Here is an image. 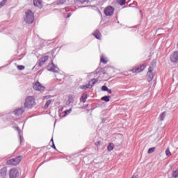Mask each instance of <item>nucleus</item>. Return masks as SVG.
<instances>
[{
	"mask_svg": "<svg viewBox=\"0 0 178 178\" xmlns=\"http://www.w3.org/2000/svg\"><path fill=\"white\" fill-rule=\"evenodd\" d=\"M24 21L26 24H33V23H34V13H33L31 10H27L25 12Z\"/></svg>",
	"mask_w": 178,
	"mask_h": 178,
	"instance_id": "obj_1",
	"label": "nucleus"
},
{
	"mask_svg": "<svg viewBox=\"0 0 178 178\" xmlns=\"http://www.w3.org/2000/svg\"><path fill=\"white\" fill-rule=\"evenodd\" d=\"M35 97L33 96H29L25 99L24 108L31 109L33 106H35Z\"/></svg>",
	"mask_w": 178,
	"mask_h": 178,
	"instance_id": "obj_2",
	"label": "nucleus"
},
{
	"mask_svg": "<svg viewBox=\"0 0 178 178\" xmlns=\"http://www.w3.org/2000/svg\"><path fill=\"white\" fill-rule=\"evenodd\" d=\"M155 67V63H152L148 70L147 74V79L148 81H152L154 80V69Z\"/></svg>",
	"mask_w": 178,
	"mask_h": 178,
	"instance_id": "obj_3",
	"label": "nucleus"
},
{
	"mask_svg": "<svg viewBox=\"0 0 178 178\" xmlns=\"http://www.w3.org/2000/svg\"><path fill=\"white\" fill-rule=\"evenodd\" d=\"M113 13H115V7L112 6H108L104 8V15L108 17L113 16Z\"/></svg>",
	"mask_w": 178,
	"mask_h": 178,
	"instance_id": "obj_4",
	"label": "nucleus"
},
{
	"mask_svg": "<svg viewBox=\"0 0 178 178\" xmlns=\"http://www.w3.org/2000/svg\"><path fill=\"white\" fill-rule=\"evenodd\" d=\"M50 116H51L52 118H55L56 119V118H65V116H67V115H69V113H70V112H49V113ZM56 115H58V116H56Z\"/></svg>",
	"mask_w": 178,
	"mask_h": 178,
	"instance_id": "obj_5",
	"label": "nucleus"
},
{
	"mask_svg": "<svg viewBox=\"0 0 178 178\" xmlns=\"http://www.w3.org/2000/svg\"><path fill=\"white\" fill-rule=\"evenodd\" d=\"M49 59V56H44L40 58L39 61L38 62L37 65L34 66V67H42L44 66V63L47 62Z\"/></svg>",
	"mask_w": 178,
	"mask_h": 178,
	"instance_id": "obj_6",
	"label": "nucleus"
},
{
	"mask_svg": "<svg viewBox=\"0 0 178 178\" xmlns=\"http://www.w3.org/2000/svg\"><path fill=\"white\" fill-rule=\"evenodd\" d=\"M98 81L97 79H92L91 80V82H92V84H91V82H89L88 85H83V86H80V88L81 90H87V88H92V87L94 86V84H96V83Z\"/></svg>",
	"mask_w": 178,
	"mask_h": 178,
	"instance_id": "obj_7",
	"label": "nucleus"
},
{
	"mask_svg": "<svg viewBox=\"0 0 178 178\" xmlns=\"http://www.w3.org/2000/svg\"><path fill=\"white\" fill-rule=\"evenodd\" d=\"M19 176H20V172H19V170L16 168H13L10 170V178H19Z\"/></svg>",
	"mask_w": 178,
	"mask_h": 178,
	"instance_id": "obj_8",
	"label": "nucleus"
},
{
	"mask_svg": "<svg viewBox=\"0 0 178 178\" xmlns=\"http://www.w3.org/2000/svg\"><path fill=\"white\" fill-rule=\"evenodd\" d=\"M146 67H147V66L145 64L140 65L139 66L134 67L131 70V72L133 73H141V72H144V70H145Z\"/></svg>",
	"mask_w": 178,
	"mask_h": 178,
	"instance_id": "obj_9",
	"label": "nucleus"
},
{
	"mask_svg": "<svg viewBox=\"0 0 178 178\" xmlns=\"http://www.w3.org/2000/svg\"><path fill=\"white\" fill-rule=\"evenodd\" d=\"M33 89L35 90V91H44L45 90V86L40 82H35L33 83Z\"/></svg>",
	"mask_w": 178,
	"mask_h": 178,
	"instance_id": "obj_10",
	"label": "nucleus"
},
{
	"mask_svg": "<svg viewBox=\"0 0 178 178\" xmlns=\"http://www.w3.org/2000/svg\"><path fill=\"white\" fill-rule=\"evenodd\" d=\"M170 59L172 63H177L178 62V51H175L170 55Z\"/></svg>",
	"mask_w": 178,
	"mask_h": 178,
	"instance_id": "obj_11",
	"label": "nucleus"
},
{
	"mask_svg": "<svg viewBox=\"0 0 178 178\" xmlns=\"http://www.w3.org/2000/svg\"><path fill=\"white\" fill-rule=\"evenodd\" d=\"M74 102V97L72 95H69L65 97V104L66 105H70Z\"/></svg>",
	"mask_w": 178,
	"mask_h": 178,
	"instance_id": "obj_12",
	"label": "nucleus"
},
{
	"mask_svg": "<svg viewBox=\"0 0 178 178\" xmlns=\"http://www.w3.org/2000/svg\"><path fill=\"white\" fill-rule=\"evenodd\" d=\"M34 6H38V8H41L42 6V0H33Z\"/></svg>",
	"mask_w": 178,
	"mask_h": 178,
	"instance_id": "obj_13",
	"label": "nucleus"
},
{
	"mask_svg": "<svg viewBox=\"0 0 178 178\" xmlns=\"http://www.w3.org/2000/svg\"><path fill=\"white\" fill-rule=\"evenodd\" d=\"M6 172H8V169L6 167H3L0 170V174L1 177H5L6 176Z\"/></svg>",
	"mask_w": 178,
	"mask_h": 178,
	"instance_id": "obj_14",
	"label": "nucleus"
},
{
	"mask_svg": "<svg viewBox=\"0 0 178 178\" xmlns=\"http://www.w3.org/2000/svg\"><path fill=\"white\" fill-rule=\"evenodd\" d=\"M93 35L95 37V38H97V40H101V33L99 32V31L96 30L94 33H93Z\"/></svg>",
	"mask_w": 178,
	"mask_h": 178,
	"instance_id": "obj_15",
	"label": "nucleus"
},
{
	"mask_svg": "<svg viewBox=\"0 0 178 178\" xmlns=\"http://www.w3.org/2000/svg\"><path fill=\"white\" fill-rule=\"evenodd\" d=\"M87 98H88L87 94L83 93L81 95V99H80L81 102H83V104L86 103V101H87Z\"/></svg>",
	"mask_w": 178,
	"mask_h": 178,
	"instance_id": "obj_16",
	"label": "nucleus"
},
{
	"mask_svg": "<svg viewBox=\"0 0 178 178\" xmlns=\"http://www.w3.org/2000/svg\"><path fill=\"white\" fill-rule=\"evenodd\" d=\"M7 164L13 165V166H16V165H17V163H16V161L13 159H11L7 161Z\"/></svg>",
	"mask_w": 178,
	"mask_h": 178,
	"instance_id": "obj_17",
	"label": "nucleus"
},
{
	"mask_svg": "<svg viewBox=\"0 0 178 178\" xmlns=\"http://www.w3.org/2000/svg\"><path fill=\"white\" fill-rule=\"evenodd\" d=\"M100 62L106 65V63H108V58L104 56H102L100 58Z\"/></svg>",
	"mask_w": 178,
	"mask_h": 178,
	"instance_id": "obj_18",
	"label": "nucleus"
},
{
	"mask_svg": "<svg viewBox=\"0 0 178 178\" xmlns=\"http://www.w3.org/2000/svg\"><path fill=\"white\" fill-rule=\"evenodd\" d=\"M113 148H115V145H113V143H109L107 147L108 151L111 152V151H113Z\"/></svg>",
	"mask_w": 178,
	"mask_h": 178,
	"instance_id": "obj_19",
	"label": "nucleus"
},
{
	"mask_svg": "<svg viewBox=\"0 0 178 178\" xmlns=\"http://www.w3.org/2000/svg\"><path fill=\"white\" fill-rule=\"evenodd\" d=\"M165 118H166V113L163 112L160 114L159 119L162 122L165 120Z\"/></svg>",
	"mask_w": 178,
	"mask_h": 178,
	"instance_id": "obj_20",
	"label": "nucleus"
},
{
	"mask_svg": "<svg viewBox=\"0 0 178 178\" xmlns=\"http://www.w3.org/2000/svg\"><path fill=\"white\" fill-rule=\"evenodd\" d=\"M16 163H17V165H19V162H22V156H19L17 157H15V159H13Z\"/></svg>",
	"mask_w": 178,
	"mask_h": 178,
	"instance_id": "obj_21",
	"label": "nucleus"
},
{
	"mask_svg": "<svg viewBox=\"0 0 178 178\" xmlns=\"http://www.w3.org/2000/svg\"><path fill=\"white\" fill-rule=\"evenodd\" d=\"M172 175L173 178H178V169L173 171Z\"/></svg>",
	"mask_w": 178,
	"mask_h": 178,
	"instance_id": "obj_22",
	"label": "nucleus"
},
{
	"mask_svg": "<svg viewBox=\"0 0 178 178\" xmlns=\"http://www.w3.org/2000/svg\"><path fill=\"white\" fill-rule=\"evenodd\" d=\"M109 98H111L110 96H104L102 97V101H105V102H109Z\"/></svg>",
	"mask_w": 178,
	"mask_h": 178,
	"instance_id": "obj_23",
	"label": "nucleus"
},
{
	"mask_svg": "<svg viewBox=\"0 0 178 178\" xmlns=\"http://www.w3.org/2000/svg\"><path fill=\"white\" fill-rule=\"evenodd\" d=\"M16 129L18 131V136L19 137V140H20V141H22V131H20V128H19V127H17Z\"/></svg>",
	"mask_w": 178,
	"mask_h": 178,
	"instance_id": "obj_24",
	"label": "nucleus"
},
{
	"mask_svg": "<svg viewBox=\"0 0 178 178\" xmlns=\"http://www.w3.org/2000/svg\"><path fill=\"white\" fill-rule=\"evenodd\" d=\"M51 102H52L51 100H48V101L46 102V104H44V109L48 108V107L51 105Z\"/></svg>",
	"mask_w": 178,
	"mask_h": 178,
	"instance_id": "obj_25",
	"label": "nucleus"
},
{
	"mask_svg": "<svg viewBox=\"0 0 178 178\" xmlns=\"http://www.w3.org/2000/svg\"><path fill=\"white\" fill-rule=\"evenodd\" d=\"M8 0H3L1 2H0V8H2V6H5Z\"/></svg>",
	"mask_w": 178,
	"mask_h": 178,
	"instance_id": "obj_26",
	"label": "nucleus"
},
{
	"mask_svg": "<svg viewBox=\"0 0 178 178\" xmlns=\"http://www.w3.org/2000/svg\"><path fill=\"white\" fill-rule=\"evenodd\" d=\"M165 154H166L167 156H171L172 153L170 152V150L169 149H166Z\"/></svg>",
	"mask_w": 178,
	"mask_h": 178,
	"instance_id": "obj_27",
	"label": "nucleus"
},
{
	"mask_svg": "<svg viewBox=\"0 0 178 178\" xmlns=\"http://www.w3.org/2000/svg\"><path fill=\"white\" fill-rule=\"evenodd\" d=\"M53 65H54L53 63L52 64H49L48 66H47V70H49V71L54 70V67H52Z\"/></svg>",
	"mask_w": 178,
	"mask_h": 178,
	"instance_id": "obj_28",
	"label": "nucleus"
},
{
	"mask_svg": "<svg viewBox=\"0 0 178 178\" xmlns=\"http://www.w3.org/2000/svg\"><path fill=\"white\" fill-rule=\"evenodd\" d=\"M154 151H155V147H151L148 149L147 153L152 154V153H154Z\"/></svg>",
	"mask_w": 178,
	"mask_h": 178,
	"instance_id": "obj_29",
	"label": "nucleus"
},
{
	"mask_svg": "<svg viewBox=\"0 0 178 178\" xmlns=\"http://www.w3.org/2000/svg\"><path fill=\"white\" fill-rule=\"evenodd\" d=\"M78 2L79 3H86H86H88V2H90V0H78Z\"/></svg>",
	"mask_w": 178,
	"mask_h": 178,
	"instance_id": "obj_30",
	"label": "nucleus"
},
{
	"mask_svg": "<svg viewBox=\"0 0 178 178\" xmlns=\"http://www.w3.org/2000/svg\"><path fill=\"white\" fill-rule=\"evenodd\" d=\"M24 65H17V69L18 70H24Z\"/></svg>",
	"mask_w": 178,
	"mask_h": 178,
	"instance_id": "obj_31",
	"label": "nucleus"
},
{
	"mask_svg": "<svg viewBox=\"0 0 178 178\" xmlns=\"http://www.w3.org/2000/svg\"><path fill=\"white\" fill-rule=\"evenodd\" d=\"M120 5H126V0H119Z\"/></svg>",
	"mask_w": 178,
	"mask_h": 178,
	"instance_id": "obj_32",
	"label": "nucleus"
},
{
	"mask_svg": "<svg viewBox=\"0 0 178 178\" xmlns=\"http://www.w3.org/2000/svg\"><path fill=\"white\" fill-rule=\"evenodd\" d=\"M102 91H107L108 90V87L103 86L102 88Z\"/></svg>",
	"mask_w": 178,
	"mask_h": 178,
	"instance_id": "obj_33",
	"label": "nucleus"
},
{
	"mask_svg": "<svg viewBox=\"0 0 178 178\" xmlns=\"http://www.w3.org/2000/svg\"><path fill=\"white\" fill-rule=\"evenodd\" d=\"M95 145H97V147H100L101 146V141H97L95 143Z\"/></svg>",
	"mask_w": 178,
	"mask_h": 178,
	"instance_id": "obj_34",
	"label": "nucleus"
},
{
	"mask_svg": "<svg viewBox=\"0 0 178 178\" xmlns=\"http://www.w3.org/2000/svg\"><path fill=\"white\" fill-rule=\"evenodd\" d=\"M16 112L19 111V112H24V110H23V108H19L17 110H15Z\"/></svg>",
	"mask_w": 178,
	"mask_h": 178,
	"instance_id": "obj_35",
	"label": "nucleus"
},
{
	"mask_svg": "<svg viewBox=\"0 0 178 178\" xmlns=\"http://www.w3.org/2000/svg\"><path fill=\"white\" fill-rule=\"evenodd\" d=\"M131 178H138V175H137L136 173L134 174V175L132 176Z\"/></svg>",
	"mask_w": 178,
	"mask_h": 178,
	"instance_id": "obj_36",
	"label": "nucleus"
},
{
	"mask_svg": "<svg viewBox=\"0 0 178 178\" xmlns=\"http://www.w3.org/2000/svg\"><path fill=\"white\" fill-rule=\"evenodd\" d=\"M107 92H108L109 94H112V90L109 88L107 89Z\"/></svg>",
	"mask_w": 178,
	"mask_h": 178,
	"instance_id": "obj_37",
	"label": "nucleus"
},
{
	"mask_svg": "<svg viewBox=\"0 0 178 178\" xmlns=\"http://www.w3.org/2000/svg\"><path fill=\"white\" fill-rule=\"evenodd\" d=\"M51 96H44L43 97V99H48V98H50Z\"/></svg>",
	"mask_w": 178,
	"mask_h": 178,
	"instance_id": "obj_38",
	"label": "nucleus"
},
{
	"mask_svg": "<svg viewBox=\"0 0 178 178\" xmlns=\"http://www.w3.org/2000/svg\"><path fill=\"white\" fill-rule=\"evenodd\" d=\"M51 147L54 148V149H56V147L55 146V143H52V146Z\"/></svg>",
	"mask_w": 178,
	"mask_h": 178,
	"instance_id": "obj_39",
	"label": "nucleus"
},
{
	"mask_svg": "<svg viewBox=\"0 0 178 178\" xmlns=\"http://www.w3.org/2000/svg\"><path fill=\"white\" fill-rule=\"evenodd\" d=\"M70 16H72V13H69L67 15V17H70Z\"/></svg>",
	"mask_w": 178,
	"mask_h": 178,
	"instance_id": "obj_40",
	"label": "nucleus"
},
{
	"mask_svg": "<svg viewBox=\"0 0 178 178\" xmlns=\"http://www.w3.org/2000/svg\"><path fill=\"white\" fill-rule=\"evenodd\" d=\"M70 111H72V108H70L69 110H65V111H64V112H70Z\"/></svg>",
	"mask_w": 178,
	"mask_h": 178,
	"instance_id": "obj_41",
	"label": "nucleus"
},
{
	"mask_svg": "<svg viewBox=\"0 0 178 178\" xmlns=\"http://www.w3.org/2000/svg\"><path fill=\"white\" fill-rule=\"evenodd\" d=\"M51 143H52V144H54V138L51 139Z\"/></svg>",
	"mask_w": 178,
	"mask_h": 178,
	"instance_id": "obj_42",
	"label": "nucleus"
},
{
	"mask_svg": "<svg viewBox=\"0 0 178 178\" xmlns=\"http://www.w3.org/2000/svg\"><path fill=\"white\" fill-rule=\"evenodd\" d=\"M19 113H17V112L15 113V115H19Z\"/></svg>",
	"mask_w": 178,
	"mask_h": 178,
	"instance_id": "obj_43",
	"label": "nucleus"
}]
</instances>
